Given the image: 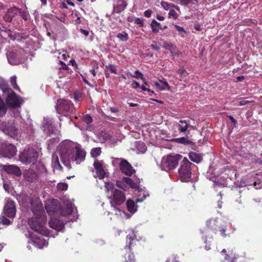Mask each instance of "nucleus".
I'll return each mask as SVG.
<instances>
[{
  "label": "nucleus",
  "mask_w": 262,
  "mask_h": 262,
  "mask_svg": "<svg viewBox=\"0 0 262 262\" xmlns=\"http://www.w3.org/2000/svg\"><path fill=\"white\" fill-rule=\"evenodd\" d=\"M75 154L73 148L69 147L62 149L60 153V159L62 163L69 168H71L70 161H75L76 164H80L85 160L86 152L79 147H75Z\"/></svg>",
  "instance_id": "1"
},
{
  "label": "nucleus",
  "mask_w": 262,
  "mask_h": 262,
  "mask_svg": "<svg viewBox=\"0 0 262 262\" xmlns=\"http://www.w3.org/2000/svg\"><path fill=\"white\" fill-rule=\"evenodd\" d=\"M104 187L112 207H115L124 203L126 200V196L124 192L121 190L116 189L114 183L111 182H106Z\"/></svg>",
  "instance_id": "2"
},
{
  "label": "nucleus",
  "mask_w": 262,
  "mask_h": 262,
  "mask_svg": "<svg viewBox=\"0 0 262 262\" xmlns=\"http://www.w3.org/2000/svg\"><path fill=\"white\" fill-rule=\"evenodd\" d=\"M39 208L38 212L39 216L33 217L29 219L28 224L30 227L34 231L46 236H48L50 234L49 230L45 227L46 220L44 215L45 212L41 206H38Z\"/></svg>",
  "instance_id": "3"
},
{
  "label": "nucleus",
  "mask_w": 262,
  "mask_h": 262,
  "mask_svg": "<svg viewBox=\"0 0 262 262\" xmlns=\"http://www.w3.org/2000/svg\"><path fill=\"white\" fill-rule=\"evenodd\" d=\"M206 225L207 226V228L204 229L203 231H202V233L204 234V235L202 237V238L206 244H207V234H208L210 231H212L216 234V230L219 229V231L220 232V234L222 236L224 237L227 236V234L225 233L226 231V226H220L218 225V222L216 219H210L207 221Z\"/></svg>",
  "instance_id": "4"
},
{
  "label": "nucleus",
  "mask_w": 262,
  "mask_h": 262,
  "mask_svg": "<svg viewBox=\"0 0 262 262\" xmlns=\"http://www.w3.org/2000/svg\"><path fill=\"white\" fill-rule=\"evenodd\" d=\"M74 106L70 100L59 99L57 100L56 110L58 113L67 116L74 111Z\"/></svg>",
  "instance_id": "5"
},
{
  "label": "nucleus",
  "mask_w": 262,
  "mask_h": 262,
  "mask_svg": "<svg viewBox=\"0 0 262 262\" xmlns=\"http://www.w3.org/2000/svg\"><path fill=\"white\" fill-rule=\"evenodd\" d=\"M38 152L33 148L25 149L19 156L20 161L24 164H34L38 158Z\"/></svg>",
  "instance_id": "6"
},
{
  "label": "nucleus",
  "mask_w": 262,
  "mask_h": 262,
  "mask_svg": "<svg viewBox=\"0 0 262 262\" xmlns=\"http://www.w3.org/2000/svg\"><path fill=\"white\" fill-rule=\"evenodd\" d=\"M221 254L224 255V258L226 262H244L246 258V254L244 253L239 254L234 249L227 251L223 249Z\"/></svg>",
  "instance_id": "7"
},
{
  "label": "nucleus",
  "mask_w": 262,
  "mask_h": 262,
  "mask_svg": "<svg viewBox=\"0 0 262 262\" xmlns=\"http://www.w3.org/2000/svg\"><path fill=\"white\" fill-rule=\"evenodd\" d=\"M191 165L192 163L186 158H184L181 163L180 167L179 169V173L181 178L185 181H188L191 178Z\"/></svg>",
  "instance_id": "8"
},
{
  "label": "nucleus",
  "mask_w": 262,
  "mask_h": 262,
  "mask_svg": "<svg viewBox=\"0 0 262 262\" xmlns=\"http://www.w3.org/2000/svg\"><path fill=\"white\" fill-rule=\"evenodd\" d=\"M123 181L126 184H127L131 188L135 189L140 192L139 196L143 195L142 198H138L136 201V203L142 202L148 196L149 194L147 192L144 190H142L137 183H135L133 180L128 177H123Z\"/></svg>",
  "instance_id": "9"
},
{
  "label": "nucleus",
  "mask_w": 262,
  "mask_h": 262,
  "mask_svg": "<svg viewBox=\"0 0 262 262\" xmlns=\"http://www.w3.org/2000/svg\"><path fill=\"white\" fill-rule=\"evenodd\" d=\"M5 94L7 95L6 101L7 105L13 108L19 107L23 102L21 98L17 95L12 90L10 92Z\"/></svg>",
  "instance_id": "10"
},
{
  "label": "nucleus",
  "mask_w": 262,
  "mask_h": 262,
  "mask_svg": "<svg viewBox=\"0 0 262 262\" xmlns=\"http://www.w3.org/2000/svg\"><path fill=\"white\" fill-rule=\"evenodd\" d=\"M182 158V156L179 154L168 155L165 162V166L169 170H172L177 166L179 161Z\"/></svg>",
  "instance_id": "11"
},
{
  "label": "nucleus",
  "mask_w": 262,
  "mask_h": 262,
  "mask_svg": "<svg viewBox=\"0 0 262 262\" xmlns=\"http://www.w3.org/2000/svg\"><path fill=\"white\" fill-rule=\"evenodd\" d=\"M4 213L9 218H14L16 212V209L14 202L8 199L4 208Z\"/></svg>",
  "instance_id": "12"
},
{
  "label": "nucleus",
  "mask_w": 262,
  "mask_h": 262,
  "mask_svg": "<svg viewBox=\"0 0 262 262\" xmlns=\"http://www.w3.org/2000/svg\"><path fill=\"white\" fill-rule=\"evenodd\" d=\"M1 128L5 134L11 137H15L17 135L18 128L14 122H5L2 124Z\"/></svg>",
  "instance_id": "13"
},
{
  "label": "nucleus",
  "mask_w": 262,
  "mask_h": 262,
  "mask_svg": "<svg viewBox=\"0 0 262 262\" xmlns=\"http://www.w3.org/2000/svg\"><path fill=\"white\" fill-rule=\"evenodd\" d=\"M17 149L15 146L12 144L5 145L2 147L1 154L3 157L11 159L16 154Z\"/></svg>",
  "instance_id": "14"
},
{
  "label": "nucleus",
  "mask_w": 262,
  "mask_h": 262,
  "mask_svg": "<svg viewBox=\"0 0 262 262\" xmlns=\"http://www.w3.org/2000/svg\"><path fill=\"white\" fill-rule=\"evenodd\" d=\"M0 167L2 170L5 171L9 174L14 175L19 177L21 176V171L20 168L15 165H3L1 164Z\"/></svg>",
  "instance_id": "15"
},
{
  "label": "nucleus",
  "mask_w": 262,
  "mask_h": 262,
  "mask_svg": "<svg viewBox=\"0 0 262 262\" xmlns=\"http://www.w3.org/2000/svg\"><path fill=\"white\" fill-rule=\"evenodd\" d=\"M119 168L121 171L124 174L131 176L135 172V170L130 164L125 159H123L119 163Z\"/></svg>",
  "instance_id": "16"
},
{
  "label": "nucleus",
  "mask_w": 262,
  "mask_h": 262,
  "mask_svg": "<svg viewBox=\"0 0 262 262\" xmlns=\"http://www.w3.org/2000/svg\"><path fill=\"white\" fill-rule=\"evenodd\" d=\"M45 208L48 213L52 215L59 210L60 205L57 200L53 199L47 202Z\"/></svg>",
  "instance_id": "17"
},
{
  "label": "nucleus",
  "mask_w": 262,
  "mask_h": 262,
  "mask_svg": "<svg viewBox=\"0 0 262 262\" xmlns=\"http://www.w3.org/2000/svg\"><path fill=\"white\" fill-rule=\"evenodd\" d=\"M138 242L137 236L134 231H133L131 234H129L126 236V245L124 249L126 251H132L133 248L136 245Z\"/></svg>",
  "instance_id": "18"
},
{
  "label": "nucleus",
  "mask_w": 262,
  "mask_h": 262,
  "mask_svg": "<svg viewBox=\"0 0 262 262\" xmlns=\"http://www.w3.org/2000/svg\"><path fill=\"white\" fill-rule=\"evenodd\" d=\"M190 124L189 121L186 120H180L179 122H176L173 124V126L176 129H177L180 133L186 134H189V131H188Z\"/></svg>",
  "instance_id": "19"
},
{
  "label": "nucleus",
  "mask_w": 262,
  "mask_h": 262,
  "mask_svg": "<svg viewBox=\"0 0 262 262\" xmlns=\"http://www.w3.org/2000/svg\"><path fill=\"white\" fill-rule=\"evenodd\" d=\"M49 224L51 228L57 231H61L64 228V223L62 221L57 219L51 220Z\"/></svg>",
  "instance_id": "20"
},
{
  "label": "nucleus",
  "mask_w": 262,
  "mask_h": 262,
  "mask_svg": "<svg viewBox=\"0 0 262 262\" xmlns=\"http://www.w3.org/2000/svg\"><path fill=\"white\" fill-rule=\"evenodd\" d=\"M127 6V3L125 0H118L116 5L114 6L113 11L117 13H120L124 10Z\"/></svg>",
  "instance_id": "21"
},
{
  "label": "nucleus",
  "mask_w": 262,
  "mask_h": 262,
  "mask_svg": "<svg viewBox=\"0 0 262 262\" xmlns=\"http://www.w3.org/2000/svg\"><path fill=\"white\" fill-rule=\"evenodd\" d=\"M159 81L161 83V84H160L159 82L157 81L154 82V84L157 88V89H158L160 91L170 90V86H169L168 82L164 79H163V80L159 79Z\"/></svg>",
  "instance_id": "22"
},
{
  "label": "nucleus",
  "mask_w": 262,
  "mask_h": 262,
  "mask_svg": "<svg viewBox=\"0 0 262 262\" xmlns=\"http://www.w3.org/2000/svg\"><path fill=\"white\" fill-rule=\"evenodd\" d=\"M33 242L34 244V246L39 249H41L44 246L48 245V243L46 242V240L44 238H41L40 237H35L33 239Z\"/></svg>",
  "instance_id": "23"
},
{
  "label": "nucleus",
  "mask_w": 262,
  "mask_h": 262,
  "mask_svg": "<svg viewBox=\"0 0 262 262\" xmlns=\"http://www.w3.org/2000/svg\"><path fill=\"white\" fill-rule=\"evenodd\" d=\"M60 213L63 216H67L72 214L73 211V206L71 203L66 205L64 207L60 208Z\"/></svg>",
  "instance_id": "24"
},
{
  "label": "nucleus",
  "mask_w": 262,
  "mask_h": 262,
  "mask_svg": "<svg viewBox=\"0 0 262 262\" xmlns=\"http://www.w3.org/2000/svg\"><path fill=\"white\" fill-rule=\"evenodd\" d=\"M0 89L4 94L12 91V89L9 87L7 82L2 77H0Z\"/></svg>",
  "instance_id": "25"
},
{
  "label": "nucleus",
  "mask_w": 262,
  "mask_h": 262,
  "mask_svg": "<svg viewBox=\"0 0 262 262\" xmlns=\"http://www.w3.org/2000/svg\"><path fill=\"white\" fill-rule=\"evenodd\" d=\"M137 205L135 202L132 199L127 200L126 202V207L127 210L130 213H135L137 210Z\"/></svg>",
  "instance_id": "26"
},
{
  "label": "nucleus",
  "mask_w": 262,
  "mask_h": 262,
  "mask_svg": "<svg viewBox=\"0 0 262 262\" xmlns=\"http://www.w3.org/2000/svg\"><path fill=\"white\" fill-rule=\"evenodd\" d=\"M189 158L191 161L196 163H199L202 160V156L195 152H190L189 154Z\"/></svg>",
  "instance_id": "27"
},
{
  "label": "nucleus",
  "mask_w": 262,
  "mask_h": 262,
  "mask_svg": "<svg viewBox=\"0 0 262 262\" xmlns=\"http://www.w3.org/2000/svg\"><path fill=\"white\" fill-rule=\"evenodd\" d=\"M172 141H174L176 143L183 144L184 145H191L192 142L188 140L187 138L185 137H181L179 138H176L172 140Z\"/></svg>",
  "instance_id": "28"
},
{
  "label": "nucleus",
  "mask_w": 262,
  "mask_h": 262,
  "mask_svg": "<svg viewBox=\"0 0 262 262\" xmlns=\"http://www.w3.org/2000/svg\"><path fill=\"white\" fill-rule=\"evenodd\" d=\"M177 73L180 75V80L181 81H185L186 80V77L188 75V73L184 68L178 69Z\"/></svg>",
  "instance_id": "29"
},
{
  "label": "nucleus",
  "mask_w": 262,
  "mask_h": 262,
  "mask_svg": "<svg viewBox=\"0 0 262 262\" xmlns=\"http://www.w3.org/2000/svg\"><path fill=\"white\" fill-rule=\"evenodd\" d=\"M150 27L152 32L158 33L159 32L160 28H161V24L160 23L157 21L155 19H153L151 23Z\"/></svg>",
  "instance_id": "30"
},
{
  "label": "nucleus",
  "mask_w": 262,
  "mask_h": 262,
  "mask_svg": "<svg viewBox=\"0 0 262 262\" xmlns=\"http://www.w3.org/2000/svg\"><path fill=\"white\" fill-rule=\"evenodd\" d=\"M54 161H53V166L54 169L62 170L63 168L59 163L58 157L57 156H54L53 157Z\"/></svg>",
  "instance_id": "31"
},
{
  "label": "nucleus",
  "mask_w": 262,
  "mask_h": 262,
  "mask_svg": "<svg viewBox=\"0 0 262 262\" xmlns=\"http://www.w3.org/2000/svg\"><path fill=\"white\" fill-rule=\"evenodd\" d=\"M127 253L125 254L124 257L126 259V262H135V257L134 253L131 251L129 252L127 250L126 251Z\"/></svg>",
  "instance_id": "32"
},
{
  "label": "nucleus",
  "mask_w": 262,
  "mask_h": 262,
  "mask_svg": "<svg viewBox=\"0 0 262 262\" xmlns=\"http://www.w3.org/2000/svg\"><path fill=\"white\" fill-rule=\"evenodd\" d=\"M117 37L122 41H126L129 38L128 34L125 32L118 33Z\"/></svg>",
  "instance_id": "33"
},
{
  "label": "nucleus",
  "mask_w": 262,
  "mask_h": 262,
  "mask_svg": "<svg viewBox=\"0 0 262 262\" xmlns=\"http://www.w3.org/2000/svg\"><path fill=\"white\" fill-rule=\"evenodd\" d=\"M7 12L13 18L16 15L18 14L19 8L14 6V7L9 8L7 10Z\"/></svg>",
  "instance_id": "34"
},
{
  "label": "nucleus",
  "mask_w": 262,
  "mask_h": 262,
  "mask_svg": "<svg viewBox=\"0 0 262 262\" xmlns=\"http://www.w3.org/2000/svg\"><path fill=\"white\" fill-rule=\"evenodd\" d=\"M101 148L97 147V148H93L91 151V155L92 157L93 158H96L98 156H99L101 154Z\"/></svg>",
  "instance_id": "35"
},
{
  "label": "nucleus",
  "mask_w": 262,
  "mask_h": 262,
  "mask_svg": "<svg viewBox=\"0 0 262 262\" xmlns=\"http://www.w3.org/2000/svg\"><path fill=\"white\" fill-rule=\"evenodd\" d=\"M116 186L120 189H123L124 191H126V186L125 183L122 180H117L116 182Z\"/></svg>",
  "instance_id": "36"
},
{
  "label": "nucleus",
  "mask_w": 262,
  "mask_h": 262,
  "mask_svg": "<svg viewBox=\"0 0 262 262\" xmlns=\"http://www.w3.org/2000/svg\"><path fill=\"white\" fill-rule=\"evenodd\" d=\"M82 120L87 124H90L93 122V120L90 115L86 114L82 117Z\"/></svg>",
  "instance_id": "37"
},
{
  "label": "nucleus",
  "mask_w": 262,
  "mask_h": 262,
  "mask_svg": "<svg viewBox=\"0 0 262 262\" xmlns=\"http://www.w3.org/2000/svg\"><path fill=\"white\" fill-rule=\"evenodd\" d=\"M18 14L20 15L21 17L25 20H27L29 18V13L25 10H23L19 8Z\"/></svg>",
  "instance_id": "38"
},
{
  "label": "nucleus",
  "mask_w": 262,
  "mask_h": 262,
  "mask_svg": "<svg viewBox=\"0 0 262 262\" xmlns=\"http://www.w3.org/2000/svg\"><path fill=\"white\" fill-rule=\"evenodd\" d=\"M135 74L136 75V76L133 75L131 73H130L129 75L132 77H135L137 79H140L142 80H144L143 74L142 73H141L139 70L135 71Z\"/></svg>",
  "instance_id": "39"
},
{
  "label": "nucleus",
  "mask_w": 262,
  "mask_h": 262,
  "mask_svg": "<svg viewBox=\"0 0 262 262\" xmlns=\"http://www.w3.org/2000/svg\"><path fill=\"white\" fill-rule=\"evenodd\" d=\"M161 5L165 10H168L171 8H172V7H173V4L168 3V2L165 1H162L161 2Z\"/></svg>",
  "instance_id": "40"
},
{
  "label": "nucleus",
  "mask_w": 262,
  "mask_h": 262,
  "mask_svg": "<svg viewBox=\"0 0 262 262\" xmlns=\"http://www.w3.org/2000/svg\"><path fill=\"white\" fill-rule=\"evenodd\" d=\"M96 171L100 179H102L105 177L106 172H105L103 168L96 170Z\"/></svg>",
  "instance_id": "41"
},
{
  "label": "nucleus",
  "mask_w": 262,
  "mask_h": 262,
  "mask_svg": "<svg viewBox=\"0 0 262 262\" xmlns=\"http://www.w3.org/2000/svg\"><path fill=\"white\" fill-rule=\"evenodd\" d=\"M10 82L13 88L16 90H19V86L16 83V77L15 76H12L10 79Z\"/></svg>",
  "instance_id": "42"
},
{
  "label": "nucleus",
  "mask_w": 262,
  "mask_h": 262,
  "mask_svg": "<svg viewBox=\"0 0 262 262\" xmlns=\"http://www.w3.org/2000/svg\"><path fill=\"white\" fill-rule=\"evenodd\" d=\"M74 99L77 102H80L82 100V94L79 92H76L74 94Z\"/></svg>",
  "instance_id": "43"
},
{
  "label": "nucleus",
  "mask_w": 262,
  "mask_h": 262,
  "mask_svg": "<svg viewBox=\"0 0 262 262\" xmlns=\"http://www.w3.org/2000/svg\"><path fill=\"white\" fill-rule=\"evenodd\" d=\"M178 15L174 9H170L168 13V18H172L176 20L178 18Z\"/></svg>",
  "instance_id": "44"
},
{
  "label": "nucleus",
  "mask_w": 262,
  "mask_h": 262,
  "mask_svg": "<svg viewBox=\"0 0 262 262\" xmlns=\"http://www.w3.org/2000/svg\"><path fill=\"white\" fill-rule=\"evenodd\" d=\"M93 165L96 170L103 168L102 163L98 160L94 161Z\"/></svg>",
  "instance_id": "45"
},
{
  "label": "nucleus",
  "mask_w": 262,
  "mask_h": 262,
  "mask_svg": "<svg viewBox=\"0 0 262 262\" xmlns=\"http://www.w3.org/2000/svg\"><path fill=\"white\" fill-rule=\"evenodd\" d=\"M68 185L66 183H59L57 184V188L58 190L65 191L67 190Z\"/></svg>",
  "instance_id": "46"
},
{
  "label": "nucleus",
  "mask_w": 262,
  "mask_h": 262,
  "mask_svg": "<svg viewBox=\"0 0 262 262\" xmlns=\"http://www.w3.org/2000/svg\"><path fill=\"white\" fill-rule=\"evenodd\" d=\"M106 68H108L112 73L116 74L117 73V68L113 64H109L108 66H106Z\"/></svg>",
  "instance_id": "47"
},
{
  "label": "nucleus",
  "mask_w": 262,
  "mask_h": 262,
  "mask_svg": "<svg viewBox=\"0 0 262 262\" xmlns=\"http://www.w3.org/2000/svg\"><path fill=\"white\" fill-rule=\"evenodd\" d=\"M150 48L156 51H159L160 50V47L158 45V42L156 41H154L153 43L150 45Z\"/></svg>",
  "instance_id": "48"
},
{
  "label": "nucleus",
  "mask_w": 262,
  "mask_h": 262,
  "mask_svg": "<svg viewBox=\"0 0 262 262\" xmlns=\"http://www.w3.org/2000/svg\"><path fill=\"white\" fill-rule=\"evenodd\" d=\"M4 19L6 22L10 23L12 20L13 17L7 11L5 15L3 16Z\"/></svg>",
  "instance_id": "49"
},
{
  "label": "nucleus",
  "mask_w": 262,
  "mask_h": 262,
  "mask_svg": "<svg viewBox=\"0 0 262 262\" xmlns=\"http://www.w3.org/2000/svg\"><path fill=\"white\" fill-rule=\"evenodd\" d=\"M144 19L142 18H136L135 20V23L139 25L140 27H143L144 25L143 23Z\"/></svg>",
  "instance_id": "50"
},
{
  "label": "nucleus",
  "mask_w": 262,
  "mask_h": 262,
  "mask_svg": "<svg viewBox=\"0 0 262 262\" xmlns=\"http://www.w3.org/2000/svg\"><path fill=\"white\" fill-rule=\"evenodd\" d=\"M1 222L3 224L7 225H9L11 223L10 221L4 216L1 218Z\"/></svg>",
  "instance_id": "51"
},
{
  "label": "nucleus",
  "mask_w": 262,
  "mask_h": 262,
  "mask_svg": "<svg viewBox=\"0 0 262 262\" xmlns=\"http://www.w3.org/2000/svg\"><path fill=\"white\" fill-rule=\"evenodd\" d=\"M174 26V28H176V29L179 33L183 32V33H186V31L185 30L184 28H183V27H181L180 26L177 25H175Z\"/></svg>",
  "instance_id": "52"
},
{
  "label": "nucleus",
  "mask_w": 262,
  "mask_h": 262,
  "mask_svg": "<svg viewBox=\"0 0 262 262\" xmlns=\"http://www.w3.org/2000/svg\"><path fill=\"white\" fill-rule=\"evenodd\" d=\"M59 63L61 64V67L59 68L60 69L68 70L69 69V67L66 65V64L62 61H59Z\"/></svg>",
  "instance_id": "53"
},
{
  "label": "nucleus",
  "mask_w": 262,
  "mask_h": 262,
  "mask_svg": "<svg viewBox=\"0 0 262 262\" xmlns=\"http://www.w3.org/2000/svg\"><path fill=\"white\" fill-rule=\"evenodd\" d=\"M32 176L31 177H30L27 176V175L26 174V176L25 177L26 180L27 181L31 182V183L33 182L35 179V178H34V177H35V176L34 173L32 174Z\"/></svg>",
  "instance_id": "54"
},
{
  "label": "nucleus",
  "mask_w": 262,
  "mask_h": 262,
  "mask_svg": "<svg viewBox=\"0 0 262 262\" xmlns=\"http://www.w3.org/2000/svg\"><path fill=\"white\" fill-rule=\"evenodd\" d=\"M74 15L77 17V18L75 20V23L76 25H79L81 23L80 17L79 16L78 14L76 12L74 13Z\"/></svg>",
  "instance_id": "55"
},
{
  "label": "nucleus",
  "mask_w": 262,
  "mask_h": 262,
  "mask_svg": "<svg viewBox=\"0 0 262 262\" xmlns=\"http://www.w3.org/2000/svg\"><path fill=\"white\" fill-rule=\"evenodd\" d=\"M228 117L231 120V121L233 123V126L235 127L236 126V124L237 123V121L231 115H229L228 116Z\"/></svg>",
  "instance_id": "56"
},
{
  "label": "nucleus",
  "mask_w": 262,
  "mask_h": 262,
  "mask_svg": "<svg viewBox=\"0 0 262 262\" xmlns=\"http://www.w3.org/2000/svg\"><path fill=\"white\" fill-rule=\"evenodd\" d=\"M152 14V11L150 9L144 11V15L146 17H150Z\"/></svg>",
  "instance_id": "57"
},
{
  "label": "nucleus",
  "mask_w": 262,
  "mask_h": 262,
  "mask_svg": "<svg viewBox=\"0 0 262 262\" xmlns=\"http://www.w3.org/2000/svg\"><path fill=\"white\" fill-rule=\"evenodd\" d=\"M139 87H140L139 83L138 82H137L136 81L133 80V83H132V88L134 89H136Z\"/></svg>",
  "instance_id": "58"
},
{
  "label": "nucleus",
  "mask_w": 262,
  "mask_h": 262,
  "mask_svg": "<svg viewBox=\"0 0 262 262\" xmlns=\"http://www.w3.org/2000/svg\"><path fill=\"white\" fill-rule=\"evenodd\" d=\"M172 47V44L170 43H168L167 42H165L163 45V47L167 49H169L170 48H171Z\"/></svg>",
  "instance_id": "59"
},
{
  "label": "nucleus",
  "mask_w": 262,
  "mask_h": 262,
  "mask_svg": "<svg viewBox=\"0 0 262 262\" xmlns=\"http://www.w3.org/2000/svg\"><path fill=\"white\" fill-rule=\"evenodd\" d=\"M180 2V4L183 5H187L190 2V0H179Z\"/></svg>",
  "instance_id": "60"
},
{
  "label": "nucleus",
  "mask_w": 262,
  "mask_h": 262,
  "mask_svg": "<svg viewBox=\"0 0 262 262\" xmlns=\"http://www.w3.org/2000/svg\"><path fill=\"white\" fill-rule=\"evenodd\" d=\"M80 31L81 33L83 34L85 36H88L89 35V31L86 30H84L83 29H80Z\"/></svg>",
  "instance_id": "61"
},
{
  "label": "nucleus",
  "mask_w": 262,
  "mask_h": 262,
  "mask_svg": "<svg viewBox=\"0 0 262 262\" xmlns=\"http://www.w3.org/2000/svg\"><path fill=\"white\" fill-rule=\"evenodd\" d=\"M250 101L246 100H242L239 101V104L240 105H245L249 103Z\"/></svg>",
  "instance_id": "62"
},
{
  "label": "nucleus",
  "mask_w": 262,
  "mask_h": 262,
  "mask_svg": "<svg viewBox=\"0 0 262 262\" xmlns=\"http://www.w3.org/2000/svg\"><path fill=\"white\" fill-rule=\"evenodd\" d=\"M110 110L112 113H117L119 112L118 108L115 107H111Z\"/></svg>",
  "instance_id": "63"
},
{
  "label": "nucleus",
  "mask_w": 262,
  "mask_h": 262,
  "mask_svg": "<svg viewBox=\"0 0 262 262\" xmlns=\"http://www.w3.org/2000/svg\"><path fill=\"white\" fill-rule=\"evenodd\" d=\"M156 18L157 19L160 21L164 20L165 19V17L162 15H160V14H157Z\"/></svg>",
  "instance_id": "64"
}]
</instances>
